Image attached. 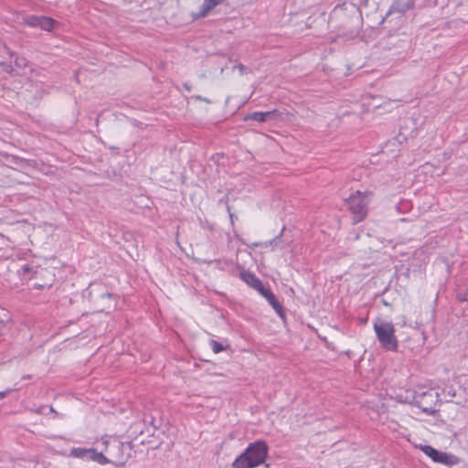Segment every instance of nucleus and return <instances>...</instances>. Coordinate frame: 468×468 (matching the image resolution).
I'll return each instance as SVG.
<instances>
[{
    "instance_id": "obj_1",
    "label": "nucleus",
    "mask_w": 468,
    "mask_h": 468,
    "mask_svg": "<svg viewBox=\"0 0 468 468\" xmlns=\"http://www.w3.org/2000/svg\"><path fill=\"white\" fill-rule=\"evenodd\" d=\"M268 445L263 441L250 443L246 450L233 462L232 468H254L264 463Z\"/></svg>"
},
{
    "instance_id": "obj_2",
    "label": "nucleus",
    "mask_w": 468,
    "mask_h": 468,
    "mask_svg": "<svg viewBox=\"0 0 468 468\" xmlns=\"http://www.w3.org/2000/svg\"><path fill=\"white\" fill-rule=\"evenodd\" d=\"M108 463L115 466H123L131 457L132 445L129 442H122L116 438L103 441Z\"/></svg>"
},
{
    "instance_id": "obj_3",
    "label": "nucleus",
    "mask_w": 468,
    "mask_h": 468,
    "mask_svg": "<svg viewBox=\"0 0 468 468\" xmlns=\"http://www.w3.org/2000/svg\"><path fill=\"white\" fill-rule=\"evenodd\" d=\"M380 346L388 351H396L399 346L395 327L391 322L378 318L373 325Z\"/></svg>"
},
{
    "instance_id": "obj_4",
    "label": "nucleus",
    "mask_w": 468,
    "mask_h": 468,
    "mask_svg": "<svg viewBox=\"0 0 468 468\" xmlns=\"http://www.w3.org/2000/svg\"><path fill=\"white\" fill-rule=\"evenodd\" d=\"M370 196L371 193L357 190L346 200L348 210L353 214V223L360 222L367 217Z\"/></svg>"
},
{
    "instance_id": "obj_5",
    "label": "nucleus",
    "mask_w": 468,
    "mask_h": 468,
    "mask_svg": "<svg viewBox=\"0 0 468 468\" xmlns=\"http://www.w3.org/2000/svg\"><path fill=\"white\" fill-rule=\"evenodd\" d=\"M420 450L432 462L444 464L449 468H464L465 464L458 456L436 450L431 445H420Z\"/></svg>"
},
{
    "instance_id": "obj_6",
    "label": "nucleus",
    "mask_w": 468,
    "mask_h": 468,
    "mask_svg": "<svg viewBox=\"0 0 468 468\" xmlns=\"http://www.w3.org/2000/svg\"><path fill=\"white\" fill-rule=\"evenodd\" d=\"M434 392L432 390L427 391H412L407 394L405 402L413 404L419 407L423 412L431 414L435 411L434 404Z\"/></svg>"
},
{
    "instance_id": "obj_7",
    "label": "nucleus",
    "mask_w": 468,
    "mask_h": 468,
    "mask_svg": "<svg viewBox=\"0 0 468 468\" xmlns=\"http://www.w3.org/2000/svg\"><path fill=\"white\" fill-rule=\"evenodd\" d=\"M26 23L33 27H40L41 29L49 31L54 27V25L57 23L50 17L44 16H29L26 18Z\"/></svg>"
},
{
    "instance_id": "obj_8",
    "label": "nucleus",
    "mask_w": 468,
    "mask_h": 468,
    "mask_svg": "<svg viewBox=\"0 0 468 468\" xmlns=\"http://www.w3.org/2000/svg\"><path fill=\"white\" fill-rule=\"evenodd\" d=\"M259 292L268 301L279 316L284 318L283 308L271 291L263 286V289L260 290Z\"/></svg>"
},
{
    "instance_id": "obj_9",
    "label": "nucleus",
    "mask_w": 468,
    "mask_h": 468,
    "mask_svg": "<svg viewBox=\"0 0 468 468\" xmlns=\"http://www.w3.org/2000/svg\"><path fill=\"white\" fill-rule=\"evenodd\" d=\"M240 279L256 291L263 289L262 282L251 271H242L239 272Z\"/></svg>"
},
{
    "instance_id": "obj_10",
    "label": "nucleus",
    "mask_w": 468,
    "mask_h": 468,
    "mask_svg": "<svg viewBox=\"0 0 468 468\" xmlns=\"http://www.w3.org/2000/svg\"><path fill=\"white\" fill-rule=\"evenodd\" d=\"M215 0H204L199 12L193 13L192 17L194 20L206 17L211 10L217 6Z\"/></svg>"
},
{
    "instance_id": "obj_11",
    "label": "nucleus",
    "mask_w": 468,
    "mask_h": 468,
    "mask_svg": "<svg viewBox=\"0 0 468 468\" xmlns=\"http://www.w3.org/2000/svg\"><path fill=\"white\" fill-rule=\"evenodd\" d=\"M276 114H277V111H275V110L274 111H271V112H252L250 114H248L245 117V121L253 120V121H257L259 122H264L267 120L272 118Z\"/></svg>"
},
{
    "instance_id": "obj_12",
    "label": "nucleus",
    "mask_w": 468,
    "mask_h": 468,
    "mask_svg": "<svg viewBox=\"0 0 468 468\" xmlns=\"http://www.w3.org/2000/svg\"><path fill=\"white\" fill-rule=\"evenodd\" d=\"M90 450L91 448H72L69 452V456L90 461Z\"/></svg>"
},
{
    "instance_id": "obj_13",
    "label": "nucleus",
    "mask_w": 468,
    "mask_h": 468,
    "mask_svg": "<svg viewBox=\"0 0 468 468\" xmlns=\"http://www.w3.org/2000/svg\"><path fill=\"white\" fill-rule=\"evenodd\" d=\"M90 461L96 462V463H98L100 464H102V465L108 463L107 457L103 453V452L101 451V452H98L93 448H91V450H90Z\"/></svg>"
},
{
    "instance_id": "obj_14",
    "label": "nucleus",
    "mask_w": 468,
    "mask_h": 468,
    "mask_svg": "<svg viewBox=\"0 0 468 468\" xmlns=\"http://www.w3.org/2000/svg\"><path fill=\"white\" fill-rule=\"evenodd\" d=\"M210 346L215 354H218L225 349L221 343L216 340H210Z\"/></svg>"
},
{
    "instance_id": "obj_15",
    "label": "nucleus",
    "mask_w": 468,
    "mask_h": 468,
    "mask_svg": "<svg viewBox=\"0 0 468 468\" xmlns=\"http://www.w3.org/2000/svg\"><path fill=\"white\" fill-rule=\"evenodd\" d=\"M112 297H113L112 293H110V292H106V293H103V294L101 295V300H108V301L110 302V303H109V304H108V306H107L108 308H112V307H114V306H115V304H114V303H112Z\"/></svg>"
},
{
    "instance_id": "obj_16",
    "label": "nucleus",
    "mask_w": 468,
    "mask_h": 468,
    "mask_svg": "<svg viewBox=\"0 0 468 468\" xmlns=\"http://www.w3.org/2000/svg\"><path fill=\"white\" fill-rule=\"evenodd\" d=\"M191 98L196 101H205L207 103H211V101L209 99L204 98L200 95H195V96H192Z\"/></svg>"
},
{
    "instance_id": "obj_17",
    "label": "nucleus",
    "mask_w": 468,
    "mask_h": 468,
    "mask_svg": "<svg viewBox=\"0 0 468 468\" xmlns=\"http://www.w3.org/2000/svg\"><path fill=\"white\" fill-rule=\"evenodd\" d=\"M329 39H330L331 43H336V42H339V41L340 42H344L345 41L344 37H340V36H337L335 37H329Z\"/></svg>"
},
{
    "instance_id": "obj_18",
    "label": "nucleus",
    "mask_w": 468,
    "mask_h": 468,
    "mask_svg": "<svg viewBox=\"0 0 468 468\" xmlns=\"http://www.w3.org/2000/svg\"><path fill=\"white\" fill-rule=\"evenodd\" d=\"M16 64L18 67H20V68H24V67H26V66H27L26 61H25V59H24V58H21V59L16 58Z\"/></svg>"
},
{
    "instance_id": "obj_19",
    "label": "nucleus",
    "mask_w": 468,
    "mask_h": 468,
    "mask_svg": "<svg viewBox=\"0 0 468 468\" xmlns=\"http://www.w3.org/2000/svg\"><path fill=\"white\" fill-rule=\"evenodd\" d=\"M12 390L11 389H6L5 391H1L0 392V399H3L6 397V395H8Z\"/></svg>"
},
{
    "instance_id": "obj_20",
    "label": "nucleus",
    "mask_w": 468,
    "mask_h": 468,
    "mask_svg": "<svg viewBox=\"0 0 468 468\" xmlns=\"http://www.w3.org/2000/svg\"><path fill=\"white\" fill-rule=\"evenodd\" d=\"M237 68L239 69V72H240L241 74H244V73H245V69H246V68H245V66H244V65H242V64H239V65L237 66Z\"/></svg>"
},
{
    "instance_id": "obj_21",
    "label": "nucleus",
    "mask_w": 468,
    "mask_h": 468,
    "mask_svg": "<svg viewBox=\"0 0 468 468\" xmlns=\"http://www.w3.org/2000/svg\"><path fill=\"white\" fill-rule=\"evenodd\" d=\"M14 159H15V164H16V165H20V164L26 162L24 159L19 158V157H14Z\"/></svg>"
},
{
    "instance_id": "obj_22",
    "label": "nucleus",
    "mask_w": 468,
    "mask_h": 468,
    "mask_svg": "<svg viewBox=\"0 0 468 468\" xmlns=\"http://www.w3.org/2000/svg\"><path fill=\"white\" fill-rule=\"evenodd\" d=\"M183 87L185 88L186 90L191 91V86L189 85V83H187V82L184 83Z\"/></svg>"
},
{
    "instance_id": "obj_23",
    "label": "nucleus",
    "mask_w": 468,
    "mask_h": 468,
    "mask_svg": "<svg viewBox=\"0 0 468 468\" xmlns=\"http://www.w3.org/2000/svg\"><path fill=\"white\" fill-rule=\"evenodd\" d=\"M278 238H279V236H277V237H275L273 239H271V240L270 241V244L275 243V242H276V240L278 239Z\"/></svg>"
},
{
    "instance_id": "obj_24",
    "label": "nucleus",
    "mask_w": 468,
    "mask_h": 468,
    "mask_svg": "<svg viewBox=\"0 0 468 468\" xmlns=\"http://www.w3.org/2000/svg\"><path fill=\"white\" fill-rule=\"evenodd\" d=\"M225 0H215V2L217 3V5H220L221 3H223Z\"/></svg>"
},
{
    "instance_id": "obj_25",
    "label": "nucleus",
    "mask_w": 468,
    "mask_h": 468,
    "mask_svg": "<svg viewBox=\"0 0 468 468\" xmlns=\"http://www.w3.org/2000/svg\"><path fill=\"white\" fill-rule=\"evenodd\" d=\"M25 271H27L29 270V268L27 266H25Z\"/></svg>"
},
{
    "instance_id": "obj_26",
    "label": "nucleus",
    "mask_w": 468,
    "mask_h": 468,
    "mask_svg": "<svg viewBox=\"0 0 468 468\" xmlns=\"http://www.w3.org/2000/svg\"><path fill=\"white\" fill-rule=\"evenodd\" d=\"M229 217H230L231 219H234V217H233L232 214H229Z\"/></svg>"
},
{
    "instance_id": "obj_27",
    "label": "nucleus",
    "mask_w": 468,
    "mask_h": 468,
    "mask_svg": "<svg viewBox=\"0 0 468 468\" xmlns=\"http://www.w3.org/2000/svg\"><path fill=\"white\" fill-rule=\"evenodd\" d=\"M229 217H230L231 219H234V217H233L232 214H229Z\"/></svg>"
}]
</instances>
